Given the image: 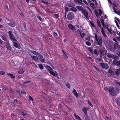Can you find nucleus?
I'll return each instance as SVG.
<instances>
[{
    "mask_svg": "<svg viewBox=\"0 0 120 120\" xmlns=\"http://www.w3.org/2000/svg\"><path fill=\"white\" fill-rule=\"evenodd\" d=\"M109 93L113 96L116 95L119 92L118 90L116 87L114 88L112 87H110L109 88Z\"/></svg>",
    "mask_w": 120,
    "mask_h": 120,
    "instance_id": "nucleus-1",
    "label": "nucleus"
},
{
    "mask_svg": "<svg viewBox=\"0 0 120 120\" xmlns=\"http://www.w3.org/2000/svg\"><path fill=\"white\" fill-rule=\"evenodd\" d=\"M74 14L72 12L69 13L68 15L67 18L69 20H71L74 18Z\"/></svg>",
    "mask_w": 120,
    "mask_h": 120,
    "instance_id": "nucleus-2",
    "label": "nucleus"
},
{
    "mask_svg": "<svg viewBox=\"0 0 120 120\" xmlns=\"http://www.w3.org/2000/svg\"><path fill=\"white\" fill-rule=\"evenodd\" d=\"M96 41L97 42L98 44L101 46L102 43V38L101 36H98V38L96 40Z\"/></svg>",
    "mask_w": 120,
    "mask_h": 120,
    "instance_id": "nucleus-3",
    "label": "nucleus"
},
{
    "mask_svg": "<svg viewBox=\"0 0 120 120\" xmlns=\"http://www.w3.org/2000/svg\"><path fill=\"white\" fill-rule=\"evenodd\" d=\"M114 60L113 61V64L116 66H119L120 68V60L118 61L113 58Z\"/></svg>",
    "mask_w": 120,
    "mask_h": 120,
    "instance_id": "nucleus-4",
    "label": "nucleus"
},
{
    "mask_svg": "<svg viewBox=\"0 0 120 120\" xmlns=\"http://www.w3.org/2000/svg\"><path fill=\"white\" fill-rule=\"evenodd\" d=\"M100 65L102 67L105 69H107L109 68V66L108 65L105 63H101Z\"/></svg>",
    "mask_w": 120,
    "mask_h": 120,
    "instance_id": "nucleus-5",
    "label": "nucleus"
},
{
    "mask_svg": "<svg viewBox=\"0 0 120 120\" xmlns=\"http://www.w3.org/2000/svg\"><path fill=\"white\" fill-rule=\"evenodd\" d=\"M81 12L86 18L88 19L89 17L87 15L88 13L87 11L85 9H84Z\"/></svg>",
    "mask_w": 120,
    "mask_h": 120,
    "instance_id": "nucleus-6",
    "label": "nucleus"
},
{
    "mask_svg": "<svg viewBox=\"0 0 120 120\" xmlns=\"http://www.w3.org/2000/svg\"><path fill=\"white\" fill-rule=\"evenodd\" d=\"M114 47L115 49H120V46L118 44V42H116L115 43Z\"/></svg>",
    "mask_w": 120,
    "mask_h": 120,
    "instance_id": "nucleus-7",
    "label": "nucleus"
},
{
    "mask_svg": "<svg viewBox=\"0 0 120 120\" xmlns=\"http://www.w3.org/2000/svg\"><path fill=\"white\" fill-rule=\"evenodd\" d=\"M103 39L104 40L106 44H109L110 42V41L109 40V39L108 37L106 38H103Z\"/></svg>",
    "mask_w": 120,
    "mask_h": 120,
    "instance_id": "nucleus-8",
    "label": "nucleus"
},
{
    "mask_svg": "<svg viewBox=\"0 0 120 120\" xmlns=\"http://www.w3.org/2000/svg\"><path fill=\"white\" fill-rule=\"evenodd\" d=\"M107 56L108 57H109V58H111L112 57H113V58H114V59H116V58H115V56L114 55H113L112 54H110V53H108L107 55ZM118 58V56H116V59H117V58Z\"/></svg>",
    "mask_w": 120,
    "mask_h": 120,
    "instance_id": "nucleus-9",
    "label": "nucleus"
},
{
    "mask_svg": "<svg viewBox=\"0 0 120 120\" xmlns=\"http://www.w3.org/2000/svg\"><path fill=\"white\" fill-rule=\"evenodd\" d=\"M77 8L79 11H82L84 9L83 7L80 6H76Z\"/></svg>",
    "mask_w": 120,
    "mask_h": 120,
    "instance_id": "nucleus-10",
    "label": "nucleus"
},
{
    "mask_svg": "<svg viewBox=\"0 0 120 120\" xmlns=\"http://www.w3.org/2000/svg\"><path fill=\"white\" fill-rule=\"evenodd\" d=\"M101 31L103 35L104 38L107 37L106 35L105 34L104 30L102 27L101 28Z\"/></svg>",
    "mask_w": 120,
    "mask_h": 120,
    "instance_id": "nucleus-11",
    "label": "nucleus"
},
{
    "mask_svg": "<svg viewBox=\"0 0 120 120\" xmlns=\"http://www.w3.org/2000/svg\"><path fill=\"white\" fill-rule=\"evenodd\" d=\"M89 108L86 107H84L82 109V110L86 114H87V111L88 109Z\"/></svg>",
    "mask_w": 120,
    "mask_h": 120,
    "instance_id": "nucleus-12",
    "label": "nucleus"
},
{
    "mask_svg": "<svg viewBox=\"0 0 120 120\" xmlns=\"http://www.w3.org/2000/svg\"><path fill=\"white\" fill-rule=\"evenodd\" d=\"M108 49L110 51L112 52H114L115 50L113 47L111 46H109L108 47Z\"/></svg>",
    "mask_w": 120,
    "mask_h": 120,
    "instance_id": "nucleus-13",
    "label": "nucleus"
},
{
    "mask_svg": "<svg viewBox=\"0 0 120 120\" xmlns=\"http://www.w3.org/2000/svg\"><path fill=\"white\" fill-rule=\"evenodd\" d=\"M6 47L7 49L8 50H11V47L10 45L8 43H7L6 45Z\"/></svg>",
    "mask_w": 120,
    "mask_h": 120,
    "instance_id": "nucleus-14",
    "label": "nucleus"
},
{
    "mask_svg": "<svg viewBox=\"0 0 120 120\" xmlns=\"http://www.w3.org/2000/svg\"><path fill=\"white\" fill-rule=\"evenodd\" d=\"M68 27L69 28L72 30H73L75 29L74 27L71 24H68Z\"/></svg>",
    "mask_w": 120,
    "mask_h": 120,
    "instance_id": "nucleus-15",
    "label": "nucleus"
},
{
    "mask_svg": "<svg viewBox=\"0 0 120 120\" xmlns=\"http://www.w3.org/2000/svg\"><path fill=\"white\" fill-rule=\"evenodd\" d=\"M9 26L12 27H15V24L13 22H9L8 23Z\"/></svg>",
    "mask_w": 120,
    "mask_h": 120,
    "instance_id": "nucleus-16",
    "label": "nucleus"
},
{
    "mask_svg": "<svg viewBox=\"0 0 120 120\" xmlns=\"http://www.w3.org/2000/svg\"><path fill=\"white\" fill-rule=\"evenodd\" d=\"M116 74L117 75H120V69H118L116 70L115 71Z\"/></svg>",
    "mask_w": 120,
    "mask_h": 120,
    "instance_id": "nucleus-17",
    "label": "nucleus"
},
{
    "mask_svg": "<svg viewBox=\"0 0 120 120\" xmlns=\"http://www.w3.org/2000/svg\"><path fill=\"white\" fill-rule=\"evenodd\" d=\"M32 59L34 60L35 61H37L38 60V57L36 56H31Z\"/></svg>",
    "mask_w": 120,
    "mask_h": 120,
    "instance_id": "nucleus-18",
    "label": "nucleus"
},
{
    "mask_svg": "<svg viewBox=\"0 0 120 120\" xmlns=\"http://www.w3.org/2000/svg\"><path fill=\"white\" fill-rule=\"evenodd\" d=\"M80 34L82 38H83L85 37L86 35L85 34L84 32H80Z\"/></svg>",
    "mask_w": 120,
    "mask_h": 120,
    "instance_id": "nucleus-19",
    "label": "nucleus"
},
{
    "mask_svg": "<svg viewBox=\"0 0 120 120\" xmlns=\"http://www.w3.org/2000/svg\"><path fill=\"white\" fill-rule=\"evenodd\" d=\"M73 93L76 97H78V94L77 93L76 90L75 89H73Z\"/></svg>",
    "mask_w": 120,
    "mask_h": 120,
    "instance_id": "nucleus-20",
    "label": "nucleus"
},
{
    "mask_svg": "<svg viewBox=\"0 0 120 120\" xmlns=\"http://www.w3.org/2000/svg\"><path fill=\"white\" fill-rule=\"evenodd\" d=\"M71 10L75 12H77V10L76 8L75 7H72L71 8Z\"/></svg>",
    "mask_w": 120,
    "mask_h": 120,
    "instance_id": "nucleus-21",
    "label": "nucleus"
},
{
    "mask_svg": "<svg viewBox=\"0 0 120 120\" xmlns=\"http://www.w3.org/2000/svg\"><path fill=\"white\" fill-rule=\"evenodd\" d=\"M85 38L86 40L89 41L90 39V37L88 35L86 34L85 36Z\"/></svg>",
    "mask_w": 120,
    "mask_h": 120,
    "instance_id": "nucleus-22",
    "label": "nucleus"
},
{
    "mask_svg": "<svg viewBox=\"0 0 120 120\" xmlns=\"http://www.w3.org/2000/svg\"><path fill=\"white\" fill-rule=\"evenodd\" d=\"M108 30L109 32L111 34H112L113 33L115 34V33L114 32V31L113 30H112L111 28H108Z\"/></svg>",
    "mask_w": 120,
    "mask_h": 120,
    "instance_id": "nucleus-23",
    "label": "nucleus"
},
{
    "mask_svg": "<svg viewBox=\"0 0 120 120\" xmlns=\"http://www.w3.org/2000/svg\"><path fill=\"white\" fill-rule=\"evenodd\" d=\"M11 39L12 40V41L13 42L14 41H17V40L15 38V37L14 36H13V37H10Z\"/></svg>",
    "mask_w": 120,
    "mask_h": 120,
    "instance_id": "nucleus-24",
    "label": "nucleus"
},
{
    "mask_svg": "<svg viewBox=\"0 0 120 120\" xmlns=\"http://www.w3.org/2000/svg\"><path fill=\"white\" fill-rule=\"evenodd\" d=\"M25 71V70L24 69H21L19 71V73L21 74H22Z\"/></svg>",
    "mask_w": 120,
    "mask_h": 120,
    "instance_id": "nucleus-25",
    "label": "nucleus"
},
{
    "mask_svg": "<svg viewBox=\"0 0 120 120\" xmlns=\"http://www.w3.org/2000/svg\"><path fill=\"white\" fill-rule=\"evenodd\" d=\"M74 115L75 116V117L76 119H78L79 120H82V119L80 118L79 116L77 115H76L75 114V113H74Z\"/></svg>",
    "mask_w": 120,
    "mask_h": 120,
    "instance_id": "nucleus-26",
    "label": "nucleus"
},
{
    "mask_svg": "<svg viewBox=\"0 0 120 120\" xmlns=\"http://www.w3.org/2000/svg\"><path fill=\"white\" fill-rule=\"evenodd\" d=\"M116 103L117 105L119 106H120V98L119 97L117 99Z\"/></svg>",
    "mask_w": 120,
    "mask_h": 120,
    "instance_id": "nucleus-27",
    "label": "nucleus"
},
{
    "mask_svg": "<svg viewBox=\"0 0 120 120\" xmlns=\"http://www.w3.org/2000/svg\"><path fill=\"white\" fill-rule=\"evenodd\" d=\"M37 17L38 19L39 20L41 21H42L43 20V19L41 18V16L38 15H37Z\"/></svg>",
    "mask_w": 120,
    "mask_h": 120,
    "instance_id": "nucleus-28",
    "label": "nucleus"
},
{
    "mask_svg": "<svg viewBox=\"0 0 120 120\" xmlns=\"http://www.w3.org/2000/svg\"><path fill=\"white\" fill-rule=\"evenodd\" d=\"M102 17H101V19H100V20L101 21V22L102 23V25L104 27H105V24L104 23V21L103 20V19L102 18Z\"/></svg>",
    "mask_w": 120,
    "mask_h": 120,
    "instance_id": "nucleus-29",
    "label": "nucleus"
},
{
    "mask_svg": "<svg viewBox=\"0 0 120 120\" xmlns=\"http://www.w3.org/2000/svg\"><path fill=\"white\" fill-rule=\"evenodd\" d=\"M101 53L104 55H106L107 53V51L105 50H104L102 52H101Z\"/></svg>",
    "mask_w": 120,
    "mask_h": 120,
    "instance_id": "nucleus-30",
    "label": "nucleus"
},
{
    "mask_svg": "<svg viewBox=\"0 0 120 120\" xmlns=\"http://www.w3.org/2000/svg\"><path fill=\"white\" fill-rule=\"evenodd\" d=\"M30 52L36 56H37L38 53V52L34 51H30Z\"/></svg>",
    "mask_w": 120,
    "mask_h": 120,
    "instance_id": "nucleus-31",
    "label": "nucleus"
},
{
    "mask_svg": "<svg viewBox=\"0 0 120 120\" xmlns=\"http://www.w3.org/2000/svg\"><path fill=\"white\" fill-rule=\"evenodd\" d=\"M13 44L14 46L16 48H17L19 47L18 44L16 42H13Z\"/></svg>",
    "mask_w": 120,
    "mask_h": 120,
    "instance_id": "nucleus-32",
    "label": "nucleus"
},
{
    "mask_svg": "<svg viewBox=\"0 0 120 120\" xmlns=\"http://www.w3.org/2000/svg\"><path fill=\"white\" fill-rule=\"evenodd\" d=\"M2 38L3 40H4L5 41H7V40L6 38V36L5 35H3L2 37Z\"/></svg>",
    "mask_w": 120,
    "mask_h": 120,
    "instance_id": "nucleus-33",
    "label": "nucleus"
},
{
    "mask_svg": "<svg viewBox=\"0 0 120 120\" xmlns=\"http://www.w3.org/2000/svg\"><path fill=\"white\" fill-rule=\"evenodd\" d=\"M39 96L40 97L41 99H43V100H44L45 101H47V99L45 98V97H43V96H42L41 95H39Z\"/></svg>",
    "mask_w": 120,
    "mask_h": 120,
    "instance_id": "nucleus-34",
    "label": "nucleus"
},
{
    "mask_svg": "<svg viewBox=\"0 0 120 120\" xmlns=\"http://www.w3.org/2000/svg\"><path fill=\"white\" fill-rule=\"evenodd\" d=\"M75 4L73 3H70L68 4V6L69 7H72L74 6H75Z\"/></svg>",
    "mask_w": 120,
    "mask_h": 120,
    "instance_id": "nucleus-35",
    "label": "nucleus"
},
{
    "mask_svg": "<svg viewBox=\"0 0 120 120\" xmlns=\"http://www.w3.org/2000/svg\"><path fill=\"white\" fill-rule=\"evenodd\" d=\"M8 33L10 37H13V35L12 34V33L11 31H9L8 32Z\"/></svg>",
    "mask_w": 120,
    "mask_h": 120,
    "instance_id": "nucleus-36",
    "label": "nucleus"
},
{
    "mask_svg": "<svg viewBox=\"0 0 120 120\" xmlns=\"http://www.w3.org/2000/svg\"><path fill=\"white\" fill-rule=\"evenodd\" d=\"M97 23L98 26L100 28H101V26L100 24V21L98 19H97Z\"/></svg>",
    "mask_w": 120,
    "mask_h": 120,
    "instance_id": "nucleus-37",
    "label": "nucleus"
},
{
    "mask_svg": "<svg viewBox=\"0 0 120 120\" xmlns=\"http://www.w3.org/2000/svg\"><path fill=\"white\" fill-rule=\"evenodd\" d=\"M38 66L39 68L41 69L42 70L43 69V67L41 64H39L38 65Z\"/></svg>",
    "mask_w": 120,
    "mask_h": 120,
    "instance_id": "nucleus-38",
    "label": "nucleus"
},
{
    "mask_svg": "<svg viewBox=\"0 0 120 120\" xmlns=\"http://www.w3.org/2000/svg\"><path fill=\"white\" fill-rule=\"evenodd\" d=\"M8 91L9 92H13L14 91L11 88H10L8 89Z\"/></svg>",
    "mask_w": 120,
    "mask_h": 120,
    "instance_id": "nucleus-39",
    "label": "nucleus"
},
{
    "mask_svg": "<svg viewBox=\"0 0 120 120\" xmlns=\"http://www.w3.org/2000/svg\"><path fill=\"white\" fill-rule=\"evenodd\" d=\"M90 5L92 8L94 9V4L93 3H90Z\"/></svg>",
    "mask_w": 120,
    "mask_h": 120,
    "instance_id": "nucleus-40",
    "label": "nucleus"
},
{
    "mask_svg": "<svg viewBox=\"0 0 120 120\" xmlns=\"http://www.w3.org/2000/svg\"><path fill=\"white\" fill-rule=\"evenodd\" d=\"M46 68L48 70L49 69H51V68H52L51 67L47 65H46Z\"/></svg>",
    "mask_w": 120,
    "mask_h": 120,
    "instance_id": "nucleus-41",
    "label": "nucleus"
},
{
    "mask_svg": "<svg viewBox=\"0 0 120 120\" xmlns=\"http://www.w3.org/2000/svg\"><path fill=\"white\" fill-rule=\"evenodd\" d=\"M88 103L89 105L91 107H93V105L92 103H91L90 101L89 100L88 101Z\"/></svg>",
    "mask_w": 120,
    "mask_h": 120,
    "instance_id": "nucleus-42",
    "label": "nucleus"
},
{
    "mask_svg": "<svg viewBox=\"0 0 120 120\" xmlns=\"http://www.w3.org/2000/svg\"><path fill=\"white\" fill-rule=\"evenodd\" d=\"M102 14V12L101 10L100 9H99V14L100 16H101V14Z\"/></svg>",
    "mask_w": 120,
    "mask_h": 120,
    "instance_id": "nucleus-43",
    "label": "nucleus"
},
{
    "mask_svg": "<svg viewBox=\"0 0 120 120\" xmlns=\"http://www.w3.org/2000/svg\"><path fill=\"white\" fill-rule=\"evenodd\" d=\"M66 86L68 88H70V84L68 83H67L66 84Z\"/></svg>",
    "mask_w": 120,
    "mask_h": 120,
    "instance_id": "nucleus-44",
    "label": "nucleus"
},
{
    "mask_svg": "<svg viewBox=\"0 0 120 120\" xmlns=\"http://www.w3.org/2000/svg\"><path fill=\"white\" fill-rule=\"evenodd\" d=\"M37 56L39 57H40V58H43V57L42 55L40 53H38V55H37Z\"/></svg>",
    "mask_w": 120,
    "mask_h": 120,
    "instance_id": "nucleus-45",
    "label": "nucleus"
},
{
    "mask_svg": "<svg viewBox=\"0 0 120 120\" xmlns=\"http://www.w3.org/2000/svg\"><path fill=\"white\" fill-rule=\"evenodd\" d=\"M85 118L86 120H90L87 114L86 115Z\"/></svg>",
    "mask_w": 120,
    "mask_h": 120,
    "instance_id": "nucleus-46",
    "label": "nucleus"
},
{
    "mask_svg": "<svg viewBox=\"0 0 120 120\" xmlns=\"http://www.w3.org/2000/svg\"><path fill=\"white\" fill-rule=\"evenodd\" d=\"M88 49L89 50V51L92 53H93V51L92 49L91 48L89 47L88 48Z\"/></svg>",
    "mask_w": 120,
    "mask_h": 120,
    "instance_id": "nucleus-47",
    "label": "nucleus"
},
{
    "mask_svg": "<svg viewBox=\"0 0 120 120\" xmlns=\"http://www.w3.org/2000/svg\"><path fill=\"white\" fill-rule=\"evenodd\" d=\"M94 13L95 14V15L97 17H98V12L96 10H95L94 11Z\"/></svg>",
    "mask_w": 120,
    "mask_h": 120,
    "instance_id": "nucleus-48",
    "label": "nucleus"
},
{
    "mask_svg": "<svg viewBox=\"0 0 120 120\" xmlns=\"http://www.w3.org/2000/svg\"><path fill=\"white\" fill-rule=\"evenodd\" d=\"M93 54H98L97 52V50L96 49H95L94 50V51H93Z\"/></svg>",
    "mask_w": 120,
    "mask_h": 120,
    "instance_id": "nucleus-49",
    "label": "nucleus"
},
{
    "mask_svg": "<svg viewBox=\"0 0 120 120\" xmlns=\"http://www.w3.org/2000/svg\"><path fill=\"white\" fill-rule=\"evenodd\" d=\"M41 2H42L46 4V5H48L49 4V3L48 2L42 0H41Z\"/></svg>",
    "mask_w": 120,
    "mask_h": 120,
    "instance_id": "nucleus-50",
    "label": "nucleus"
},
{
    "mask_svg": "<svg viewBox=\"0 0 120 120\" xmlns=\"http://www.w3.org/2000/svg\"><path fill=\"white\" fill-rule=\"evenodd\" d=\"M21 93L23 94H26V92L24 91L23 90H21Z\"/></svg>",
    "mask_w": 120,
    "mask_h": 120,
    "instance_id": "nucleus-51",
    "label": "nucleus"
},
{
    "mask_svg": "<svg viewBox=\"0 0 120 120\" xmlns=\"http://www.w3.org/2000/svg\"><path fill=\"white\" fill-rule=\"evenodd\" d=\"M94 68L96 70L98 71V72L99 71V70L98 69V68L96 66H94Z\"/></svg>",
    "mask_w": 120,
    "mask_h": 120,
    "instance_id": "nucleus-52",
    "label": "nucleus"
},
{
    "mask_svg": "<svg viewBox=\"0 0 120 120\" xmlns=\"http://www.w3.org/2000/svg\"><path fill=\"white\" fill-rule=\"evenodd\" d=\"M31 81H29L26 82H24L23 84H27L28 83H29L31 82Z\"/></svg>",
    "mask_w": 120,
    "mask_h": 120,
    "instance_id": "nucleus-53",
    "label": "nucleus"
},
{
    "mask_svg": "<svg viewBox=\"0 0 120 120\" xmlns=\"http://www.w3.org/2000/svg\"><path fill=\"white\" fill-rule=\"evenodd\" d=\"M86 45L88 46H90L91 45V43L88 41H86Z\"/></svg>",
    "mask_w": 120,
    "mask_h": 120,
    "instance_id": "nucleus-54",
    "label": "nucleus"
},
{
    "mask_svg": "<svg viewBox=\"0 0 120 120\" xmlns=\"http://www.w3.org/2000/svg\"><path fill=\"white\" fill-rule=\"evenodd\" d=\"M5 72L4 71H0V75H4L5 74Z\"/></svg>",
    "mask_w": 120,
    "mask_h": 120,
    "instance_id": "nucleus-55",
    "label": "nucleus"
},
{
    "mask_svg": "<svg viewBox=\"0 0 120 120\" xmlns=\"http://www.w3.org/2000/svg\"><path fill=\"white\" fill-rule=\"evenodd\" d=\"M51 74H52L53 76H55L56 75H58V74H56L54 72H53V71L51 73Z\"/></svg>",
    "mask_w": 120,
    "mask_h": 120,
    "instance_id": "nucleus-56",
    "label": "nucleus"
},
{
    "mask_svg": "<svg viewBox=\"0 0 120 120\" xmlns=\"http://www.w3.org/2000/svg\"><path fill=\"white\" fill-rule=\"evenodd\" d=\"M63 56L65 58H67L68 57V56L66 54V53L63 54Z\"/></svg>",
    "mask_w": 120,
    "mask_h": 120,
    "instance_id": "nucleus-57",
    "label": "nucleus"
},
{
    "mask_svg": "<svg viewBox=\"0 0 120 120\" xmlns=\"http://www.w3.org/2000/svg\"><path fill=\"white\" fill-rule=\"evenodd\" d=\"M48 71L51 74L52 72L53 71V70L52 69V68H51V69H49V70H48Z\"/></svg>",
    "mask_w": 120,
    "mask_h": 120,
    "instance_id": "nucleus-58",
    "label": "nucleus"
},
{
    "mask_svg": "<svg viewBox=\"0 0 120 120\" xmlns=\"http://www.w3.org/2000/svg\"><path fill=\"white\" fill-rule=\"evenodd\" d=\"M115 23H116V25L117 26V27H119V26L117 22V21L116 20H115Z\"/></svg>",
    "mask_w": 120,
    "mask_h": 120,
    "instance_id": "nucleus-59",
    "label": "nucleus"
},
{
    "mask_svg": "<svg viewBox=\"0 0 120 120\" xmlns=\"http://www.w3.org/2000/svg\"><path fill=\"white\" fill-rule=\"evenodd\" d=\"M54 15V16L57 19V18H58V15L57 14H55Z\"/></svg>",
    "mask_w": 120,
    "mask_h": 120,
    "instance_id": "nucleus-60",
    "label": "nucleus"
},
{
    "mask_svg": "<svg viewBox=\"0 0 120 120\" xmlns=\"http://www.w3.org/2000/svg\"><path fill=\"white\" fill-rule=\"evenodd\" d=\"M104 90L106 91H109V88H108L107 87H105L104 88Z\"/></svg>",
    "mask_w": 120,
    "mask_h": 120,
    "instance_id": "nucleus-61",
    "label": "nucleus"
},
{
    "mask_svg": "<svg viewBox=\"0 0 120 120\" xmlns=\"http://www.w3.org/2000/svg\"><path fill=\"white\" fill-rule=\"evenodd\" d=\"M116 84L120 87V82L116 81Z\"/></svg>",
    "mask_w": 120,
    "mask_h": 120,
    "instance_id": "nucleus-62",
    "label": "nucleus"
},
{
    "mask_svg": "<svg viewBox=\"0 0 120 120\" xmlns=\"http://www.w3.org/2000/svg\"><path fill=\"white\" fill-rule=\"evenodd\" d=\"M29 99L31 101H33V99L31 97L30 95L29 96Z\"/></svg>",
    "mask_w": 120,
    "mask_h": 120,
    "instance_id": "nucleus-63",
    "label": "nucleus"
},
{
    "mask_svg": "<svg viewBox=\"0 0 120 120\" xmlns=\"http://www.w3.org/2000/svg\"><path fill=\"white\" fill-rule=\"evenodd\" d=\"M117 53L119 56L120 57V52L119 51H118L117 52Z\"/></svg>",
    "mask_w": 120,
    "mask_h": 120,
    "instance_id": "nucleus-64",
    "label": "nucleus"
}]
</instances>
